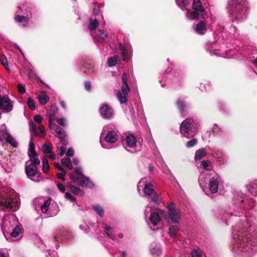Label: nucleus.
Listing matches in <instances>:
<instances>
[{
    "label": "nucleus",
    "mask_w": 257,
    "mask_h": 257,
    "mask_svg": "<svg viewBox=\"0 0 257 257\" xmlns=\"http://www.w3.org/2000/svg\"><path fill=\"white\" fill-rule=\"evenodd\" d=\"M217 161L219 162L220 163H224L226 161V156L223 154H222L220 156H218L216 158Z\"/></svg>",
    "instance_id": "603ef678"
},
{
    "label": "nucleus",
    "mask_w": 257,
    "mask_h": 257,
    "mask_svg": "<svg viewBox=\"0 0 257 257\" xmlns=\"http://www.w3.org/2000/svg\"><path fill=\"white\" fill-rule=\"evenodd\" d=\"M18 89L21 94H24L25 93V89L22 84L18 85Z\"/></svg>",
    "instance_id": "4d7b16f0"
},
{
    "label": "nucleus",
    "mask_w": 257,
    "mask_h": 257,
    "mask_svg": "<svg viewBox=\"0 0 257 257\" xmlns=\"http://www.w3.org/2000/svg\"><path fill=\"white\" fill-rule=\"evenodd\" d=\"M50 204V199L46 200L41 206V210L43 213H48L50 216L56 215L58 211L56 210L55 212L51 213V210L49 211V207Z\"/></svg>",
    "instance_id": "a878e982"
},
{
    "label": "nucleus",
    "mask_w": 257,
    "mask_h": 257,
    "mask_svg": "<svg viewBox=\"0 0 257 257\" xmlns=\"http://www.w3.org/2000/svg\"><path fill=\"white\" fill-rule=\"evenodd\" d=\"M35 153H36L35 151V145L31 141L29 143L28 155H30Z\"/></svg>",
    "instance_id": "49530a36"
},
{
    "label": "nucleus",
    "mask_w": 257,
    "mask_h": 257,
    "mask_svg": "<svg viewBox=\"0 0 257 257\" xmlns=\"http://www.w3.org/2000/svg\"><path fill=\"white\" fill-rule=\"evenodd\" d=\"M42 151L45 155L44 157H49L53 160H55L56 156L52 151V146L50 143L47 142L42 145Z\"/></svg>",
    "instance_id": "6ab92c4d"
},
{
    "label": "nucleus",
    "mask_w": 257,
    "mask_h": 257,
    "mask_svg": "<svg viewBox=\"0 0 257 257\" xmlns=\"http://www.w3.org/2000/svg\"><path fill=\"white\" fill-rule=\"evenodd\" d=\"M191 254L192 257H203V252L200 249H193Z\"/></svg>",
    "instance_id": "37998d69"
},
{
    "label": "nucleus",
    "mask_w": 257,
    "mask_h": 257,
    "mask_svg": "<svg viewBox=\"0 0 257 257\" xmlns=\"http://www.w3.org/2000/svg\"><path fill=\"white\" fill-rule=\"evenodd\" d=\"M75 172L78 176L83 175L82 172V168L80 167H78L76 168Z\"/></svg>",
    "instance_id": "13d9d810"
},
{
    "label": "nucleus",
    "mask_w": 257,
    "mask_h": 257,
    "mask_svg": "<svg viewBox=\"0 0 257 257\" xmlns=\"http://www.w3.org/2000/svg\"><path fill=\"white\" fill-rule=\"evenodd\" d=\"M249 192L253 196H257V180L249 182L246 185Z\"/></svg>",
    "instance_id": "b1692460"
},
{
    "label": "nucleus",
    "mask_w": 257,
    "mask_h": 257,
    "mask_svg": "<svg viewBox=\"0 0 257 257\" xmlns=\"http://www.w3.org/2000/svg\"><path fill=\"white\" fill-rule=\"evenodd\" d=\"M13 108V103L9 97L6 95H0V109L4 112H9L12 110Z\"/></svg>",
    "instance_id": "dca6fc26"
},
{
    "label": "nucleus",
    "mask_w": 257,
    "mask_h": 257,
    "mask_svg": "<svg viewBox=\"0 0 257 257\" xmlns=\"http://www.w3.org/2000/svg\"><path fill=\"white\" fill-rule=\"evenodd\" d=\"M93 209L96 212V213L100 216L102 217L104 215V211L103 208L98 205H93L92 206Z\"/></svg>",
    "instance_id": "c9c22d12"
},
{
    "label": "nucleus",
    "mask_w": 257,
    "mask_h": 257,
    "mask_svg": "<svg viewBox=\"0 0 257 257\" xmlns=\"http://www.w3.org/2000/svg\"><path fill=\"white\" fill-rule=\"evenodd\" d=\"M106 132L105 127H104L101 134V137H104V140L107 143L113 144L118 140L119 135L117 131H108L107 133Z\"/></svg>",
    "instance_id": "2eb2a0df"
},
{
    "label": "nucleus",
    "mask_w": 257,
    "mask_h": 257,
    "mask_svg": "<svg viewBox=\"0 0 257 257\" xmlns=\"http://www.w3.org/2000/svg\"><path fill=\"white\" fill-rule=\"evenodd\" d=\"M107 36L108 35L106 32L99 29L97 31V33L93 36V38L94 39L99 38L101 39L104 40L107 37Z\"/></svg>",
    "instance_id": "72a5a7b5"
},
{
    "label": "nucleus",
    "mask_w": 257,
    "mask_h": 257,
    "mask_svg": "<svg viewBox=\"0 0 257 257\" xmlns=\"http://www.w3.org/2000/svg\"><path fill=\"white\" fill-rule=\"evenodd\" d=\"M57 122L59 124L62 126H65L66 125V120L64 118H60L57 120Z\"/></svg>",
    "instance_id": "6e6d98bb"
},
{
    "label": "nucleus",
    "mask_w": 257,
    "mask_h": 257,
    "mask_svg": "<svg viewBox=\"0 0 257 257\" xmlns=\"http://www.w3.org/2000/svg\"><path fill=\"white\" fill-rule=\"evenodd\" d=\"M145 216L147 219L149 218L150 222L153 226L157 225L162 218L165 216V212L158 208H153L150 205H147L145 210Z\"/></svg>",
    "instance_id": "39448f33"
},
{
    "label": "nucleus",
    "mask_w": 257,
    "mask_h": 257,
    "mask_svg": "<svg viewBox=\"0 0 257 257\" xmlns=\"http://www.w3.org/2000/svg\"><path fill=\"white\" fill-rule=\"evenodd\" d=\"M34 119L36 122H38V123H40L42 121V118L41 115H36L35 116Z\"/></svg>",
    "instance_id": "052dcab7"
},
{
    "label": "nucleus",
    "mask_w": 257,
    "mask_h": 257,
    "mask_svg": "<svg viewBox=\"0 0 257 257\" xmlns=\"http://www.w3.org/2000/svg\"><path fill=\"white\" fill-rule=\"evenodd\" d=\"M66 154L68 156H72L74 154V150L73 149L69 148L68 150V151L67 152Z\"/></svg>",
    "instance_id": "69168bd1"
},
{
    "label": "nucleus",
    "mask_w": 257,
    "mask_h": 257,
    "mask_svg": "<svg viewBox=\"0 0 257 257\" xmlns=\"http://www.w3.org/2000/svg\"><path fill=\"white\" fill-rule=\"evenodd\" d=\"M102 227L104 229V231L106 234L109 237V238H111L113 240L115 239V235H114V229L113 228L111 227L108 226L105 223L103 222L102 223Z\"/></svg>",
    "instance_id": "393cba45"
},
{
    "label": "nucleus",
    "mask_w": 257,
    "mask_h": 257,
    "mask_svg": "<svg viewBox=\"0 0 257 257\" xmlns=\"http://www.w3.org/2000/svg\"><path fill=\"white\" fill-rule=\"evenodd\" d=\"M65 197L66 199L69 200L71 202H75L76 200V198L74 196H72L69 192H66L65 193Z\"/></svg>",
    "instance_id": "3c124183"
},
{
    "label": "nucleus",
    "mask_w": 257,
    "mask_h": 257,
    "mask_svg": "<svg viewBox=\"0 0 257 257\" xmlns=\"http://www.w3.org/2000/svg\"><path fill=\"white\" fill-rule=\"evenodd\" d=\"M57 112V110L55 108L52 107L48 114L49 126L50 129L52 131L53 133H56L60 138H62L63 137H65L64 131L58 125L55 123V116Z\"/></svg>",
    "instance_id": "6e6552de"
},
{
    "label": "nucleus",
    "mask_w": 257,
    "mask_h": 257,
    "mask_svg": "<svg viewBox=\"0 0 257 257\" xmlns=\"http://www.w3.org/2000/svg\"><path fill=\"white\" fill-rule=\"evenodd\" d=\"M29 108L31 110H34L35 109V105L34 100L31 97H29L27 102Z\"/></svg>",
    "instance_id": "09e8293b"
},
{
    "label": "nucleus",
    "mask_w": 257,
    "mask_h": 257,
    "mask_svg": "<svg viewBox=\"0 0 257 257\" xmlns=\"http://www.w3.org/2000/svg\"><path fill=\"white\" fill-rule=\"evenodd\" d=\"M122 81L124 85H128L127 78L125 73H123L122 75Z\"/></svg>",
    "instance_id": "bf43d9fd"
},
{
    "label": "nucleus",
    "mask_w": 257,
    "mask_h": 257,
    "mask_svg": "<svg viewBox=\"0 0 257 257\" xmlns=\"http://www.w3.org/2000/svg\"><path fill=\"white\" fill-rule=\"evenodd\" d=\"M210 175L211 178L209 179V189H206V190L204 188L206 185V182L204 180L205 179V173H202L199 178L200 186L208 196H210L212 194L216 193L218 191V186L220 181L219 176L214 172L210 173Z\"/></svg>",
    "instance_id": "20e7f679"
},
{
    "label": "nucleus",
    "mask_w": 257,
    "mask_h": 257,
    "mask_svg": "<svg viewBox=\"0 0 257 257\" xmlns=\"http://www.w3.org/2000/svg\"><path fill=\"white\" fill-rule=\"evenodd\" d=\"M76 180L81 186L91 188L93 186V183L89 180V178L84 175L78 176Z\"/></svg>",
    "instance_id": "5701e85b"
},
{
    "label": "nucleus",
    "mask_w": 257,
    "mask_h": 257,
    "mask_svg": "<svg viewBox=\"0 0 257 257\" xmlns=\"http://www.w3.org/2000/svg\"><path fill=\"white\" fill-rule=\"evenodd\" d=\"M0 206L4 209H12L14 210L19 208V203L17 199L12 198L7 194L0 197Z\"/></svg>",
    "instance_id": "1a4fd4ad"
},
{
    "label": "nucleus",
    "mask_w": 257,
    "mask_h": 257,
    "mask_svg": "<svg viewBox=\"0 0 257 257\" xmlns=\"http://www.w3.org/2000/svg\"><path fill=\"white\" fill-rule=\"evenodd\" d=\"M138 190L140 194L149 196L150 201L156 204L159 203L160 198L154 191L150 178H144L141 179L138 184Z\"/></svg>",
    "instance_id": "7ed1b4c3"
},
{
    "label": "nucleus",
    "mask_w": 257,
    "mask_h": 257,
    "mask_svg": "<svg viewBox=\"0 0 257 257\" xmlns=\"http://www.w3.org/2000/svg\"><path fill=\"white\" fill-rule=\"evenodd\" d=\"M192 8L195 11L194 12L188 11L186 14L188 19L194 20L199 19L200 17L205 19L206 12L200 0H193Z\"/></svg>",
    "instance_id": "0eeeda50"
},
{
    "label": "nucleus",
    "mask_w": 257,
    "mask_h": 257,
    "mask_svg": "<svg viewBox=\"0 0 257 257\" xmlns=\"http://www.w3.org/2000/svg\"><path fill=\"white\" fill-rule=\"evenodd\" d=\"M29 158L32 164L37 165H39L40 163V160L39 159L37 153L29 155Z\"/></svg>",
    "instance_id": "f704fd0d"
},
{
    "label": "nucleus",
    "mask_w": 257,
    "mask_h": 257,
    "mask_svg": "<svg viewBox=\"0 0 257 257\" xmlns=\"http://www.w3.org/2000/svg\"><path fill=\"white\" fill-rule=\"evenodd\" d=\"M29 13L30 11L27 9V6L23 5L18 7V10L16 12L17 15L15 17V20L23 26H27Z\"/></svg>",
    "instance_id": "9b49d317"
},
{
    "label": "nucleus",
    "mask_w": 257,
    "mask_h": 257,
    "mask_svg": "<svg viewBox=\"0 0 257 257\" xmlns=\"http://www.w3.org/2000/svg\"><path fill=\"white\" fill-rule=\"evenodd\" d=\"M238 204L239 206L236 207L235 210L231 213V215L239 216L240 215L237 213V211H239L242 208L246 210L250 209L254 206V202L253 199L246 197L239 201Z\"/></svg>",
    "instance_id": "f8f14e48"
},
{
    "label": "nucleus",
    "mask_w": 257,
    "mask_h": 257,
    "mask_svg": "<svg viewBox=\"0 0 257 257\" xmlns=\"http://www.w3.org/2000/svg\"><path fill=\"white\" fill-rule=\"evenodd\" d=\"M71 189L72 191L77 195H82L83 194L81 189L77 186H72Z\"/></svg>",
    "instance_id": "de8ad7c7"
},
{
    "label": "nucleus",
    "mask_w": 257,
    "mask_h": 257,
    "mask_svg": "<svg viewBox=\"0 0 257 257\" xmlns=\"http://www.w3.org/2000/svg\"><path fill=\"white\" fill-rule=\"evenodd\" d=\"M168 213L165 212L164 219L170 224H177L181 219L180 212L176 210L173 204L168 205Z\"/></svg>",
    "instance_id": "9d476101"
},
{
    "label": "nucleus",
    "mask_w": 257,
    "mask_h": 257,
    "mask_svg": "<svg viewBox=\"0 0 257 257\" xmlns=\"http://www.w3.org/2000/svg\"><path fill=\"white\" fill-rule=\"evenodd\" d=\"M195 32L199 35H203L206 31V26L204 21L200 22L193 26Z\"/></svg>",
    "instance_id": "bb28decb"
},
{
    "label": "nucleus",
    "mask_w": 257,
    "mask_h": 257,
    "mask_svg": "<svg viewBox=\"0 0 257 257\" xmlns=\"http://www.w3.org/2000/svg\"><path fill=\"white\" fill-rule=\"evenodd\" d=\"M247 8L246 0H230L228 2V12L232 20H241L246 18Z\"/></svg>",
    "instance_id": "f03ea898"
},
{
    "label": "nucleus",
    "mask_w": 257,
    "mask_h": 257,
    "mask_svg": "<svg viewBox=\"0 0 257 257\" xmlns=\"http://www.w3.org/2000/svg\"><path fill=\"white\" fill-rule=\"evenodd\" d=\"M249 236L246 232H239L233 237L232 250L237 253H243L251 255L255 251L254 247L249 242Z\"/></svg>",
    "instance_id": "f257e3e1"
},
{
    "label": "nucleus",
    "mask_w": 257,
    "mask_h": 257,
    "mask_svg": "<svg viewBox=\"0 0 257 257\" xmlns=\"http://www.w3.org/2000/svg\"><path fill=\"white\" fill-rule=\"evenodd\" d=\"M38 99L41 104H45L49 100V97L44 92H42L38 96Z\"/></svg>",
    "instance_id": "c756f323"
},
{
    "label": "nucleus",
    "mask_w": 257,
    "mask_h": 257,
    "mask_svg": "<svg viewBox=\"0 0 257 257\" xmlns=\"http://www.w3.org/2000/svg\"><path fill=\"white\" fill-rule=\"evenodd\" d=\"M31 127H32V133L35 136L37 137L39 136L41 138H44L46 135V132L45 130L44 127L42 125H40L38 126V132L37 131V126L33 122H31Z\"/></svg>",
    "instance_id": "aec40b11"
},
{
    "label": "nucleus",
    "mask_w": 257,
    "mask_h": 257,
    "mask_svg": "<svg viewBox=\"0 0 257 257\" xmlns=\"http://www.w3.org/2000/svg\"><path fill=\"white\" fill-rule=\"evenodd\" d=\"M49 169L48 162L46 158L44 157L42 163V170L43 172L46 173Z\"/></svg>",
    "instance_id": "79ce46f5"
},
{
    "label": "nucleus",
    "mask_w": 257,
    "mask_h": 257,
    "mask_svg": "<svg viewBox=\"0 0 257 257\" xmlns=\"http://www.w3.org/2000/svg\"><path fill=\"white\" fill-rule=\"evenodd\" d=\"M61 171L60 173L57 174V176L58 178L61 179L62 181H64L65 180L64 176L66 175V172L64 170Z\"/></svg>",
    "instance_id": "864d4df0"
},
{
    "label": "nucleus",
    "mask_w": 257,
    "mask_h": 257,
    "mask_svg": "<svg viewBox=\"0 0 257 257\" xmlns=\"http://www.w3.org/2000/svg\"><path fill=\"white\" fill-rule=\"evenodd\" d=\"M119 48L121 51L123 60L128 61L130 60V56L128 55L125 47L122 44H119Z\"/></svg>",
    "instance_id": "7c9ffc66"
},
{
    "label": "nucleus",
    "mask_w": 257,
    "mask_h": 257,
    "mask_svg": "<svg viewBox=\"0 0 257 257\" xmlns=\"http://www.w3.org/2000/svg\"><path fill=\"white\" fill-rule=\"evenodd\" d=\"M57 185L58 188L59 189V190L61 192H65V186L63 185H62L61 183H58Z\"/></svg>",
    "instance_id": "e2e57ef3"
},
{
    "label": "nucleus",
    "mask_w": 257,
    "mask_h": 257,
    "mask_svg": "<svg viewBox=\"0 0 257 257\" xmlns=\"http://www.w3.org/2000/svg\"><path fill=\"white\" fill-rule=\"evenodd\" d=\"M206 155V151L202 148L196 151L194 159L196 161L200 160Z\"/></svg>",
    "instance_id": "473e14b6"
},
{
    "label": "nucleus",
    "mask_w": 257,
    "mask_h": 257,
    "mask_svg": "<svg viewBox=\"0 0 257 257\" xmlns=\"http://www.w3.org/2000/svg\"><path fill=\"white\" fill-rule=\"evenodd\" d=\"M121 91H117L116 96L120 104H126L127 100V95L130 91L128 85H123L121 87Z\"/></svg>",
    "instance_id": "f3484780"
},
{
    "label": "nucleus",
    "mask_w": 257,
    "mask_h": 257,
    "mask_svg": "<svg viewBox=\"0 0 257 257\" xmlns=\"http://www.w3.org/2000/svg\"><path fill=\"white\" fill-rule=\"evenodd\" d=\"M0 62L4 65V66L5 67L7 71H10V69L9 68L7 58H6V57L5 55H1L0 56Z\"/></svg>",
    "instance_id": "ea45409f"
},
{
    "label": "nucleus",
    "mask_w": 257,
    "mask_h": 257,
    "mask_svg": "<svg viewBox=\"0 0 257 257\" xmlns=\"http://www.w3.org/2000/svg\"><path fill=\"white\" fill-rule=\"evenodd\" d=\"M136 138L134 135L132 134H128L127 136H126L123 143V145H125V147L127 150L131 152H133L134 150H130L129 149H134L136 146Z\"/></svg>",
    "instance_id": "a211bd4d"
},
{
    "label": "nucleus",
    "mask_w": 257,
    "mask_h": 257,
    "mask_svg": "<svg viewBox=\"0 0 257 257\" xmlns=\"http://www.w3.org/2000/svg\"><path fill=\"white\" fill-rule=\"evenodd\" d=\"M176 3L178 6L181 9H183L189 5V2L187 0H175Z\"/></svg>",
    "instance_id": "58836bf2"
},
{
    "label": "nucleus",
    "mask_w": 257,
    "mask_h": 257,
    "mask_svg": "<svg viewBox=\"0 0 257 257\" xmlns=\"http://www.w3.org/2000/svg\"><path fill=\"white\" fill-rule=\"evenodd\" d=\"M117 61H118V57L117 56H114V57L109 58L107 59L108 65L110 67L114 66L116 64Z\"/></svg>",
    "instance_id": "4c0bfd02"
},
{
    "label": "nucleus",
    "mask_w": 257,
    "mask_h": 257,
    "mask_svg": "<svg viewBox=\"0 0 257 257\" xmlns=\"http://www.w3.org/2000/svg\"><path fill=\"white\" fill-rule=\"evenodd\" d=\"M151 254L154 256H159L162 253V249L156 244H152L150 250Z\"/></svg>",
    "instance_id": "c85d7f7f"
},
{
    "label": "nucleus",
    "mask_w": 257,
    "mask_h": 257,
    "mask_svg": "<svg viewBox=\"0 0 257 257\" xmlns=\"http://www.w3.org/2000/svg\"><path fill=\"white\" fill-rule=\"evenodd\" d=\"M85 89L87 91H89L91 89V84L90 81H86L84 83Z\"/></svg>",
    "instance_id": "680f3d73"
},
{
    "label": "nucleus",
    "mask_w": 257,
    "mask_h": 257,
    "mask_svg": "<svg viewBox=\"0 0 257 257\" xmlns=\"http://www.w3.org/2000/svg\"><path fill=\"white\" fill-rule=\"evenodd\" d=\"M197 143V140L196 139H193L190 141L188 142L186 144V147L187 148H191L195 145H196Z\"/></svg>",
    "instance_id": "8fccbe9b"
},
{
    "label": "nucleus",
    "mask_w": 257,
    "mask_h": 257,
    "mask_svg": "<svg viewBox=\"0 0 257 257\" xmlns=\"http://www.w3.org/2000/svg\"><path fill=\"white\" fill-rule=\"evenodd\" d=\"M222 152L219 151H216L214 152L213 156L217 158L218 156H220V155H222Z\"/></svg>",
    "instance_id": "774afa93"
},
{
    "label": "nucleus",
    "mask_w": 257,
    "mask_h": 257,
    "mask_svg": "<svg viewBox=\"0 0 257 257\" xmlns=\"http://www.w3.org/2000/svg\"><path fill=\"white\" fill-rule=\"evenodd\" d=\"M22 232L21 228L18 226H16L13 229V231L11 232V235L14 237H18Z\"/></svg>",
    "instance_id": "a19ab883"
},
{
    "label": "nucleus",
    "mask_w": 257,
    "mask_h": 257,
    "mask_svg": "<svg viewBox=\"0 0 257 257\" xmlns=\"http://www.w3.org/2000/svg\"><path fill=\"white\" fill-rule=\"evenodd\" d=\"M4 140H6L15 148H17L18 146L15 139L8 133L5 124L0 126V141H3Z\"/></svg>",
    "instance_id": "ddd939ff"
},
{
    "label": "nucleus",
    "mask_w": 257,
    "mask_h": 257,
    "mask_svg": "<svg viewBox=\"0 0 257 257\" xmlns=\"http://www.w3.org/2000/svg\"><path fill=\"white\" fill-rule=\"evenodd\" d=\"M177 105L178 106V108H179V110L182 112L184 110V108L185 107V104L183 101L181 100V99H179L177 101Z\"/></svg>",
    "instance_id": "a18cd8bd"
},
{
    "label": "nucleus",
    "mask_w": 257,
    "mask_h": 257,
    "mask_svg": "<svg viewBox=\"0 0 257 257\" xmlns=\"http://www.w3.org/2000/svg\"><path fill=\"white\" fill-rule=\"evenodd\" d=\"M100 9L98 8H95L93 9V14L95 16H96L99 14Z\"/></svg>",
    "instance_id": "338daca9"
},
{
    "label": "nucleus",
    "mask_w": 257,
    "mask_h": 257,
    "mask_svg": "<svg viewBox=\"0 0 257 257\" xmlns=\"http://www.w3.org/2000/svg\"><path fill=\"white\" fill-rule=\"evenodd\" d=\"M208 162L206 161H202L201 162V165L203 167V168L206 170L208 167Z\"/></svg>",
    "instance_id": "0e129e2a"
},
{
    "label": "nucleus",
    "mask_w": 257,
    "mask_h": 257,
    "mask_svg": "<svg viewBox=\"0 0 257 257\" xmlns=\"http://www.w3.org/2000/svg\"><path fill=\"white\" fill-rule=\"evenodd\" d=\"M99 25V22L96 19L92 18L89 19V24L88 26L89 30L91 31L95 30Z\"/></svg>",
    "instance_id": "2f4dec72"
},
{
    "label": "nucleus",
    "mask_w": 257,
    "mask_h": 257,
    "mask_svg": "<svg viewBox=\"0 0 257 257\" xmlns=\"http://www.w3.org/2000/svg\"><path fill=\"white\" fill-rule=\"evenodd\" d=\"M0 165L7 173H10L12 170V165L8 158L4 157L0 153Z\"/></svg>",
    "instance_id": "412c9836"
},
{
    "label": "nucleus",
    "mask_w": 257,
    "mask_h": 257,
    "mask_svg": "<svg viewBox=\"0 0 257 257\" xmlns=\"http://www.w3.org/2000/svg\"><path fill=\"white\" fill-rule=\"evenodd\" d=\"M100 112L104 118H109L111 117L113 114V109L107 104H103L100 109Z\"/></svg>",
    "instance_id": "4be33fe9"
},
{
    "label": "nucleus",
    "mask_w": 257,
    "mask_h": 257,
    "mask_svg": "<svg viewBox=\"0 0 257 257\" xmlns=\"http://www.w3.org/2000/svg\"><path fill=\"white\" fill-rule=\"evenodd\" d=\"M197 123L191 118H187L181 123L180 130L181 133L186 138L194 137L197 130Z\"/></svg>",
    "instance_id": "423d86ee"
},
{
    "label": "nucleus",
    "mask_w": 257,
    "mask_h": 257,
    "mask_svg": "<svg viewBox=\"0 0 257 257\" xmlns=\"http://www.w3.org/2000/svg\"><path fill=\"white\" fill-rule=\"evenodd\" d=\"M180 229L179 223L172 225L169 229V234L172 237H176L177 236L178 231Z\"/></svg>",
    "instance_id": "cd10ccee"
},
{
    "label": "nucleus",
    "mask_w": 257,
    "mask_h": 257,
    "mask_svg": "<svg viewBox=\"0 0 257 257\" xmlns=\"http://www.w3.org/2000/svg\"><path fill=\"white\" fill-rule=\"evenodd\" d=\"M25 172L27 176L32 180L35 182H39L42 180L38 173L37 171L36 165L30 164L26 166Z\"/></svg>",
    "instance_id": "4468645a"
},
{
    "label": "nucleus",
    "mask_w": 257,
    "mask_h": 257,
    "mask_svg": "<svg viewBox=\"0 0 257 257\" xmlns=\"http://www.w3.org/2000/svg\"><path fill=\"white\" fill-rule=\"evenodd\" d=\"M217 46L216 44H213L212 47V49L209 50L210 54H213L216 55L217 56H221V54L220 53H218L216 51H219L220 50V48H217Z\"/></svg>",
    "instance_id": "c03bdc74"
},
{
    "label": "nucleus",
    "mask_w": 257,
    "mask_h": 257,
    "mask_svg": "<svg viewBox=\"0 0 257 257\" xmlns=\"http://www.w3.org/2000/svg\"><path fill=\"white\" fill-rule=\"evenodd\" d=\"M213 131L217 135H219L222 132V129L218 127L216 124H215L213 128Z\"/></svg>",
    "instance_id": "5fc2aeb1"
},
{
    "label": "nucleus",
    "mask_w": 257,
    "mask_h": 257,
    "mask_svg": "<svg viewBox=\"0 0 257 257\" xmlns=\"http://www.w3.org/2000/svg\"><path fill=\"white\" fill-rule=\"evenodd\" d=\"M61 163L64 166H65L70 170L72 169L73 168L72 164L69 158L62 159Z\"/></svg>",
    "instance_id": "e433bc0d"
}]
</instances>
